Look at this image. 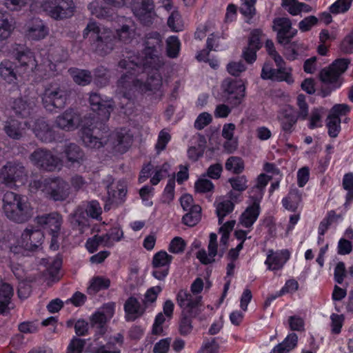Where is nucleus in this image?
Wrapping results in <instances>:
<instances>
[{
	"mask_svg": "<svg viewBox=\"0 0 353 353\" xmlns=\"http://www.w3.org/2000/svg\"><path fill=\"white\" fill-rule=\"evenodd\" d=\"M186 247V242L180 236L174 237L168 246V251L170 253L179 254L185 250Z\"/></svg>",
	"mask_w": 353,
	"mask_h": 353,
	"instance_id": "nucleus-50",
	"label": "nucleus"
},
{
	"mask_svg": "<svg viewBox=\"0 0 353 353\" xmlns=\"http://www.w3.org/2000/svg\"><path fill=\"white\" fill-rule=\"evenodd\" d=\"M170 168L168 163H163L161 166L157 167L154 175L150 179L152 185H157L167 175Z\"/></svg>",
	"mask_w": 353,
	"mask_h": 353,
	"instance_id": "nucleus-51",
	"label": "nucleus"
},
{
	"mask_svg": "<svg viewBox=\"0 0 353 353\" xmlns=\"http://www.w3.org/2000/svg\"><path fill=\"white\" fill-rule=\"evenodd\" d=\"M89 103L93 112L83 117L81 138L85 147L99 149L105 143L102 140L103 134L108 131L106 123L114 110V104L112 99H104L97 92L90 94Z\"/></svg>",
	"mask_w": 353,
	"mask_h": 353,
	"instance_id": "nucleus-2",
	"label": "nucleus"
},
{
	"mask_svg": "<svg viewBox=\"0 0 353 353\" xmlns=\"http://www.w3.org/2000/svg\"><path fill=\"white\" fill-rule=\"evenodd\" d=\"M84 212L77 210L72 219V223L74 225H77L79 230L89 225V221L87 217L85 216V213L88 217L97 221L101 220L102 208L99 202L97 200H92L88 201L84 205Z\"/></svg>",
	"mask_w": 353,
	"mask_h": 353,
	"instance_id": "nucleus-17",
	"label": "nucleus"
},
{
	"mask_svg": "<svg viewBox=\"0 0 353 353\" xmlns=\"http://www.w3.org/2000/svg\"><path fill=\"white\" fill-rule=\"evenodd\" d=\"M353 279V265L346 271L343 262H339L334 268V280L339 284H342L345 277Z\"/></svg>",
	"mask_w": 353,
	"mask_h": 353,
	"instance_id": "nucleus-44",
	"label": "nucleus"
},
{
	"mask_svg": "<svg viewBox=\"0 0 353 353\" xmlns=\"http://www.w3.org/2000/svg\"><path fill=\"white\" fill-rule=\"evenodd\" d=\"M123 343V336L119 333L110 337L105 344L98 337L94 339L92 350L94 353H121L120 347Z\"/></svg>",
	"mask_w": 353,
	"mask_h": 353,
	"instance_id": "nucleus-25",
	"label": "nucleus"
},
{
	"mask_svg": "<svg viewBox=\"0 0 353 353\" xmlns=\"http://www.w3.org/2000/svg\"><path fill=\"white\" fill-rule=\"evenodd\" d=\"M340 77L341 75L330 66L327 69L322 70L320 72L321 81L324 83L331 84L333 86V90L339 89L342 85Z\"/></svg>",
	"mask_w": 353,
	"mask_h": 353,
	"instance_id": "nucleus-34",
	"label": "nucleus"
},
{
	"mask_svg": "<svg viewBox=\"0 0 353 353\" xmlns=\"http://www.w3.org/2000/svg\"><path fill=\"white\" fill-rule=\"evenodd\" d=\"M261 34V30L259 29L254 30L251 32V35L248 39V48H250L256 50H259L262 47V43L261 42L260 36Z\"/></svg>",
	"mask_w": 353,
	"mask_h": 353,
	"instance_id": "nucleus-64",
	"label": "nucleus"
},
{
	"mask_svg": "<svg viewBox=\"0 0 353 353\" xmlns=\"http://www.w3.org/2000/svg\"><path fill=\"white\" fill-rule=\"evenodd\" d=\"M83 38H89L91 46L95 52L101 56L109 54L119 41L130 43L135 36V28L131 24H123L113 32L110 29L101 30L98 23L90 21L83 32Z\"/></svg>",
	"mask_w": 353,
	"mask_h": 353,
	"instance_id": "nucleus-3",
	"label": "nucleus"
},
{
	"mask_svg": "<svg viewBox=\"0 0 353 353\" xmlns=\"http://www.w3.org/2000/svg\"><path fill=\"white\" fill-rule=\"evenodd\" d=\"M299 119L296 111L291 105L280 111L278 121L286 139L294 131Z\"/></svg>",
	"mask_w": 353,
	"mask_h": 353,
	"instance_id": "nucleus-24",
	"label": "nucleus"
},
{
	"mask_svg": "<svg viewBox=\"0 0 353 353\" xmlns=\"http://www.w3.org/2000/svg\"><path fill=\"white\" fill-rule=\"evenodd\" d=\"M171 140V136L165 129L161 130L158 135L157 142L155 148L157 152L163 151L165 149L168 143Z\"/></svg>",
	"mask_w": 353,
	"mask_h": 353,
	"instance_id": "nucleus-61",
	"label": "nucleus"
},
{
	"mask_svg": "<svg viewBox=\"0 0 353 353\" xmlns=\"http://www.w3.org/2000/svg\"><path fill=\"white\" fill-rule=\"evenodd\" d=\"M123 236V232L120 228L113 227L105 234H102L105 241V247L111 248L113 246L114 242H118L121 240Z\"/></svg>",
	"mask_w": 353,
	"mask_h": 353,
	"instance_id": "nucleus-43",
	"label": "nucleus"
},
{
	"mask_svg": "<svg viewBox=\"0 0 353 353\" xmlns=\"http://www.w3.org/2000/svg\"><path fill=\"white\" fill-rule=\"evenodd\" d=\"M265 48L268 54L274 60L276 68L271 61H265L263 65L261 77L263 80H270L276 82H286L288 84L294 83L292 68L287 67L283 58L276 51L272 40L267 39Z\"/></svg>",
	"mask_w": 353,
	"mask_h": 353,
	"instance_id": "nucleus-7",
	"label": "nucleus"
},
{
	"mask_svg": "<svg viewBox=\"0 0 353 353\" xmlns=\"http://www.w3.org/2000/svg\"><path fill=\"white\" fill-rule=\"evenodd\" d=\"M62 222V216L57 212H51L37 216L34 219V223L37 224V228L44 234L51 236L50 248L52 250L59 249L58 237L60 234Z\"/></svg>",
	"mask_w": 353,
	"mask_h": 353,
	"instance_id": "nucleus-10",
	"label": "nucleus"
},
{
	"mask_svg": "<svg viewBox=\"0 0 353 353\" xmlns=\"http://www.w3.org/2000/svg\"><path fill=\"white\" fill-rule=\"evenodd\" d=\"M272 30L276 32L279 43L288 44L297 34V30L292 28L291 20L288 17H276L273 20Z\"/></svg>",
	"mask_w": 353,
	"mask_h": 353,
	"instance_id": "nucleus-20",
	"label": "nucleus"
},
{
	"mask_svg": "<svg viewBox=\"0 0 353 353\" xmlns=\"http://www.w3.org/2000/svg\"><path fill=\"white\" fill-rule=\"evenodd\" d=\"M17 69L16 64L5 59L0 63V76L8 83H15L17 80Z\"/></svg>",
	"mask_w": 353,
	"mask_h": 353,
	"instance_id": "nucleus-31",
	"label": "nucleus"
},
{
	"mask_svg": "<svg viewBox=\"0 0 353 353\" xmlns=\"http://www.w3.org/2000/svg\"><path fill=\"white\" fill-rule=\"evenodd\" d=\"M145 307H143L134 297H130L124 304L125 318L127 321H133L141 316Z\"/></svg>",
	"mask_w": 353,
	"mask_h": 353,
	"instance_id": "nucleus-30",
	"label": "nucleus"
},
{
	"mask_svg": "<svg viewBox=\"0 0 353 353\" xmlns=\"http://www.w3.org/2000/svg\"><path fill=\"white\" fill-rule=\"evenodd\" d=\"M203 288H182L176 295V301L183 315L195 317L201 311V296Z\"/></svg>",
	"mask_w": 353,
	"mask_h": 353,
	"instance_id": "nucleus-11",
	"label": "nucleus"
},
{
	"mask_svg": "<svg viewBox=\"0 0 353 353\" xmlns=\"http://www.w3.org/2000/svg\"><path fill=\"white\" fill-rule=\"evenodd\" d=\"M297 341L298 336L296 334H290L282 343L274 347L272 352L273 353H288L296 347Z\"/></svg>",
	"mask_w": 353,
	"mask_h": 353,
	"instance_id": "nucleus-37",
	"label": "nucleus"
},
{
	"mask_svg": "<svg viewBox=\"0 0 353 353\" xmlns=\"http://www.w3.org/2000/svg\"><path fill=\"white\" fill-rule=\"evenodd\" d=\"M168 27L172 32L183 30V25L181 23V16L178 12H172L169 16L167 21Z\"/></svg>",
	"mask_w": 353,
	"mask_h": 353,
	"instance_id": "nucleus-53",
	"label": "nucleus"
},
{
	"mask_svg": "<svg viewBox=\"0 0 353 353\" xmlns=\"http://www.w3.org/2000/svg\"><path fill=\"white\" fill-rule=\"evenodd\" d=\"M14 57L18 61L21 69L28 77H34L35 82L50 79L56 75L59 63H64L68 59L67 53L61 50V54L59 57L52 56L50 59H44L41 63H38L34 53L28 48L22 45H17L13 50Z\"/></svg>",
	"mask_w": 353,
	"mask_h": 353,
	"instance_id": "nucleus-4",
	"label": "nucleus"
},
{
	"mask_svg": "<svg viewBox=\"0 0 353 353\" xmlns=\"http://www.w3.org/2000/svg\"><path fill=\"white\" fill-rule=\"evenodd\" d=\"M225 167L227 170L239 174L244 170V162L240 157H230L227 159Z\"/></svg>",
	"mask_w": 353,
	"mask_h": 353,
	"instance_id": "nucleus-46",
	"label": "nucleus"
},
{
	"mask_svg": "<svg viewBox=\"0 0 353 353\" xmlns=\"http://www.w3.org/2000/svg\"><path fill=\"white\" fill-rule=\"evenodd\" d=\"M115 312V304L108 303L95 312L90 317V321L93 326L100 328V332L94 336V339L100 338V341L107 342L104 336V325L109 321L114 316Z\"/></svg>",
	"mask_w": 353,
	"mask_h": 353,
	"instance_id": "nucleus-19",
	"label": "nucleus"
},
{
	"mask_svg": "<svg viewBox=\"0 0 353 353\" xmlns=\"http://www.w3.org/2000/svg\"><path fill=\"white\" fill-rule=\"evenodd\" d=\"M252 202L249 204L239 216V224L243 228L252 229L261 214V201L252 196Z\"/></svg>",
	"mask_w": 353,
	"mask_h": 353,
	"instance_id": "nucleus-27",
	"label": "nucleus"
},
{
	"mask_svg": "<svg viewBox=\"0 0 353 353\" xmlns=\"http://www.w3.org/2000/svg\"><path fill=\"white\" fill-rule=\"evenodd\" d=\"M339 218V215L337 214L335 211H329L327 215L320 222L318 227V230H321V234H325L330 226L338 221Z\"/></svg>",
	"mask_w": 353,
	"mask_h": 353,
	"instance_id": "nucleus-48",
	"label": "nucleus"
},
{
	"mask_svg": "<svg viewBox=\"0 0 353 353\" xmlns=\"http://www.w3.org/2000/svg\"><path fill=\"white\" fill-rule=\"evenodd\" d=\"M221 89L225 101L232 107L240 105L245 96V85L242 80L230 77L223 79Z\"/></svg>",
	"mask_w": 353,
	"mask_h": 353,
	"instance_id": "nucleus-13",
	"label": "nucleus"
},
{
	"mask_svg": "<svg viewBox=\"0 0 353 353\" xmlns=\"http://www.w3.org/2000/svg\"><path fill=\"white\" fill-rule=\"evenodd\" d=\"M290 258V252L287 249L276 252L270 250L264 263L267 266L268 270L274 272L279 271L283 269Z\"/></svg>",
	"mask_w": 353,
	"mask_h": 353,
	"instance_id": "nucleus-28",
	"label": "nucleus"
},
{
	"mask_svg": "<svg viewBox=\"0 0 353 353\" xmlns=\"http://www.w3.org/2000/svg\"><path fill=\"white\" fill-rule=\"evenodd\" d=\"M46 192L55 201L65 200L70 193L68 183L59 177L46 179Z\"/></svg>",
	"mask_w": 353,
	"mask_h": 353,
	"instance_id": "nucleus-21",
	"label": "nucleus"
},
{
	"mask_svg": "<svg viewBox=\"0 0 353 353\" xmlns=\"http://www.w3.org/2000/svg\"><path fill=\"white\" fill-rule=\"evenodd\" d=\"M141 54H133L119 61L118 65L126 72L118 80V86L123 94L119 114L128 119L135 110L138 94L148 96L161 92L162 76L159 72L163 63L159 52L163 47V38L158 32L145 35Z\"/></svg>",
	"mask_w": 353,
	"mask_h": 353,
	"instance_id": "nucleus-1",
	"label": "nucleus"
},
{
	"mask_svg": "<svg viewBox=\"0 0 353 353\" xmlns=\"http://www.w3.org/2000/svg\"><path fill=\"white\" fill-rule=\"evenodd\" d=\"M30 161L37 168L48 172H53L61 166V159L51 151L37 148L30 155Z\"/></svg>",
	"mask_w": 353,
	"mask_h": 353,
	"instance_id": "nucleus-16",
	"label": "nucleus"
},
{
	"mask_svg": "<svg viewBox=\"0 0 353 353\" xmlns=\"http://www.w3.org/2000/svg\"><path fill=\"white\" fill-rule=\"evenodd\" d=\"M44 234L37 227L30 225L26 228L21 234L18 246H12L7 241L3 231L0 229V249L9 250L14 254H19L20 250L34 251L41 245Z\"/></svg>",
	"mask_w": 353,
	"mask_h": 353,
	"instance_id": "nucleus-9",
	"label": "nucleus"
},
{
	"mask_svg": "<svg viewBox=\"0 0 353 353\" xmlns=\"http://www.w3.org/2000/svg\"><path fill=\"white\" fill-rule=\"evenodd\" d=\"M25 33L28 40L40 41L48 35L49 28L41 19L32 18L27 21Z\"/></svg>",
	"mask_w": 353,
	"mask_h": 353,
	"instance_id": "nucleus-26",
	"label": "nucleus"
},
{
	"mask_svg": "<svg viewBox=\"0 0 353 353\" xmlns=\"http://www.w3.org/2000/svg\"><path fill=\"white\" fill-rule=\"evenodd\" d=\"M13 288H0V314L3 313L13 295Z\"/></svg>",
	"mask_w": 353,
	"mask_h": 353,
	"instance_id": "nucleus-59",
	"label": "nucleus"
},
{
	"mask_svg": "<svg viewBox=\"0 0 353 353\" xmlns=\"http://www.w3.org/2000/svg\"><path fill=\"white\" fill-rule=\"evenodd\" d=\"M297 105L299 108V112H296L297 116L301 120H305L309 114V107L306 102L305 95L300 94L297 97Z\"/></svg>",
	"mask_w": 353,
	"mask_h": 353,
	"instance_id": "nucleus-58",
	"label": "nucleus"
},
{
	"mask_svg": "<svg viewBox=\"0 0 353 353\" xmlns=\"http://www.w3.org/2000/svg\"><path fill=\"white\" fill-rule=\"evenodd\" d=\"M201 218V208L196 205L192 210H188L187 213L182 217V223L189 227L196 225Z\"/></svg>",
	"mask_w": 353,
	"mask_h": 353,
	"instance_id": "nucleus-39",
	"label": "nucleus"
},
{
	"mask_svg": "<svg viewBox=\"0 0 353 353\" xmlns=\"http://www.w3.org/2000/svg\"><path fill=\"white\" fill-rule=\"evenodd\" d=\"M327 127L329 136L332 138L336 137L341 130V119H336V117L328 115Z\"/></svg>",
	"mask_w": 353,
	"mask_h": 353,
	"instance_id": "nucleus-56",
	"label": "nucleus"
},
{
	"mask_svg": "<svg viewBox=\"0 0 353 353\" xmlns=\"http://www.w3.org/2000/svg\"><path fill=\"white\" fill-rule=\"evenodd\" d=\"M83 118L80 114L73 108H68L61 114L58 116L55 120L56 125L65 131L70 132L81 127L82 129Z\"/></svg>",
	"mask_w": 353,
	"mask_h": 353,
	"instance_id": "nucleus-23",
	"label": "nucleus"
},
{
	"mask_svg": "<svg viewBox=\"0 0 353 353\" xmlns=\"http://www.w3.org/2000/svg\"><path fill=\"white\" fill-rule=\"evenodd\" d=\"M319 19L314 15H310L305 17L299 23V28L301 32H307L312 29V27L317 25Z\"/></svg>",
	"mask_w": 353,
	"mask_h": 353,
	"instance_id": "nucleus-63",
	"label": "nucleus"
},
{
	"mask_svg": "<svg viewBox=\"0 0 353 353\" xmlns=\"http://www.w3.org/2000/svg\"><path fill=\"white\" fill-rule=\"evenodd\" d=\"M228 182L234 191L243 192L248 188V180L244 175L230 178Z\"/></svg>",
	"mask_w": 353,
	"mask_h": 353,
	"instance_id": "nucleus-49",
	"label": "nucleus"
},
{
	"mask_svg": "<svg viewBox=\"0 0 353 353\" xmlns=\"http://www.w3.org/2000/svg\"><path fill=\"white\" fill-rule=\"evenodd\" d=\"M37 98L19 97L13 101L12 109L17 117L27 119L24 125L32 128L35 136L44 143H52L59 140L58 134L55 132L44 118H37L39 107L37 105Z\"/></svg>",
	"mask_w": 353,
	"mask_h": 353,
	"instance_id": "nucleus-5",
	"label": "nucleus"
},
{
	"mask_svg": "<svg viewBox=\"0 0 353 353\" xmlns=\"http://www.w3.org/2000/svg\"><path fill=\"white\" fill-rule=\"evenodd\" d=\"M228 34L224 32H213L210 34L206 41V47L209 51H219L224 49L220 43L221 39H226Z\"/></svg>",
	"mask_w": 353,
	"mask_h": 353,
	"instance_id": "nucleus-41",
	"label": "nucleus"
},
{
	"mask_svg": "<svg viewBox=\"0 0 353 353\" xmlns=\"http://www.w3.org/2000/svg\"><path fill=\"white\" fill-rule=\"evenodd\" d=\"M27 180L28 172L19 161H8L0 168V181L8 188L25 184Z\"/></svg>",
	"mask_w": 353,
	"mask_h": 353,
	"instance_id": "nucleus-12",
	"label": "nucleus"
},
{
	"mask_svg": "<svg viewBox=\"0 0 353 353\" xmlns=\"http://www.w3.org/2000/svg\"><path fill=\"white\" fill-rule=\"evenodd\" d=\"M173 256L165 250H160L152 258V275L158 280H163L169 273Z\"/></svg>",
	"mask_w": 353,
	"mask_h": 353,
	"instance_id": "nucleus-22",
	"label": "nucleus"
},
{
	"mask_svg": "<svg viewBox=\"0 0 353 353\" xmlns=\"http://www.w3.org/2000/svg\"><path fill=\"white\" fill-rule=\"evenodd\" d=\"M229 74L234 77H239L243 72L245 71L246 66L242 61H231L226 67Z\"/></svg>",
	"mask_w": 353,
	"mask_h": 353,
	"instance_id": "nucleus-62",
	"label": "nucleus"
},
{
	"mask_svg": "<svg viewBox=\"0 0 353 353\" xmlns=\"http://www.w3.org/2000/svg\"><path fill=\"white\" fill-rule=\"evenodd\" d=\"M100 245L105 247V241L102 235L95 234L91 238H88L85 242V248L90 253H94Z\"/></svg>",
	"mask_w": 353,
	"mask_h": 353,
	"instance_id": "nucleus-55",
	"label": "nucleus"
},
{
	"mask_svg": "<svg viewBox=\"0 0 353 353\" xmlns=\"http://www.w3.org/2000/svg\"><path fill=\"white\" fill-rule=\"evenodd\" d=\"M6 134L16 140H19L22 137L21 132V123L15 120H10L7 123L4 128Z\"/></svg>",
	"mask_w": 353,
	"mask_h": 353,
	"instance_id": "nucleus-47",
	"label": "nucleus"
},
{
	"mask_svg": "<svg viewBox=\"0 0 353 353\" xmlns=\"http://www.w3.org/2000/svg\"><path fill=\"white\" fill-rule=\"evenodd\" d=\"M9 18V13L0 10V48L2 46L3 42L10 36L13 30Z\"/></svg>",
	"mask_w": 353,
	"mask_h": 353,
	"instance_id": "nucleus-36",
	"label": "nucleus"
},
{
	"mask_svg": "<svg viewBox=\"0 0 353 353\" xmlns=\"http://www.w3.org/2000/svg\"><path fill=\"white\" fill-rule=\"evenodd\" d=\"M300 2L298 0H281V6L292 16L301 13Z\"/></svg>",
	"mask_w": 353,
	"mask_h": 353,
	"instance_id": "nucleus-57",
	"label": "nucleus"
},
{
	"mask_svg": "<svg viewBox=\"0 0 353 353\" xmlns=\"http://www.w3.org/2000/svg\"><path fill=\"white\" fill-rule=\"evenodd\" d=\"M350 64V60L349 59L338 58L330 66L341 76L347 70Z\"/></svg>",
	"mask_w": 353,
	"mask_h": 353,
	"instance_id": "nucleus-60",
	"label": "nucleus"
},
{
	"mask_svg": "<svg viewBox=\"0 0 353 353\" xmlns=\"http://www.w3.org/2000/svg\"><path fill=\"white\" fill-rule=\"evenodd\" d=\"M235 205L230 200H224L217 203L216 206V212L219 219V223L221 224L224 218L233 212Z\"/></svg>",
	"mask_w": 353,
	"mask_h": 353,
	"instance_id": "nucleus-42",
	"label": "nucleus"
},
{
	"mask_svg": "<svg viewBox=\"0 0 353 353\" xmlns=\"http://www.w3.org/2000/svg\"><path fill=\"white\" fill-rule=\"evenodd\" d=\"M61 265L62 260L61 259H56L47 268L46 274L48 276L51 281H56L59 279V272Z\"/></svg>",
	"mask_w": 353,
	"mask_h": 353,
	"instance_id": "nucleus-54",
	"label": "nucleus"
},
{
	"mask_svg": "<svg viewBox=\"0 0 353 353\" xmlns=\"http://www.w3.org/2000/svg\"><path fill=\"white\" fill-rule=\"evenodd\" d=\"M195 192L200 194H207L208 201H212V194L214 190V183L209 179L199 178L194 183Z\"/></svg>",
	"mask_w": 353,
	"mask_h": 353,
	"instance_id": "nucleus-38",
	"label": "nucleus"
},
{
	"mask_svg": "<svg viewBox=\"0 0 353 353\" xmlns=\"http://www.w3.org/2000/svg\"><path fill=\"white\" fill-rule=\"evenodd\" d=\"M352 7L350 4L343 1L336 0L328 7V10L334 15L346 13Z\"/></svg>",
	"mask_w": 353,
	"mask_h": 353,
	"instance_id": "nucleus-52",
	"label": "nucleus"
},
{
	"mask_svg": "<svg viewBox=\"0 0 353 353\" xmlns=\"http://www.w3.org/2000/svg\"><path fill=\"white\" fill-rule=\"evenodd\" d=\"M288 46L285 47L284 57L288 61H293L299 59L305 50L304 44L299 41L290 42Z\"/></svg>",
	"mask_w": 353,
	"mask_h": 353,
	"instance_id": "nucleus-35",
	"label": "nucleus"
},
{
	"mask_svg": "<svg viewBox=\"0 0 353 353\" xmlns=\"http://www.w3.org/2000/svg\"><path fill=\"white\" fill-rule=\"evenodd\" d=\"M37 98L19 97L13 101L12 109L17 117L27 119L24 125L32 128L35 136L44 143H52L59 140L58 134L55 132L44 118H37L39 107L37 105Z\"/></svg>",
	"mask_w": 353,
	"mask_h": 353,
	"instance_id": "nucleus-6",
	"label": "nucleus"
},
{
	"mask_svg": "<svg viewBox=\"0 0 353 353\" xmlns=\"http://www.w3.org/2000/svg\"><path fill=\"white\" fill-rule=\"evenodd\" d=\"M42 103L47 111L56 112L63 108L68 99L66 90L57 83H51L44 90L41 97Z\"/></svg>",
	"mask_w": 353,
	"mask_h": 353,
	"instance_id": "nucleus-14",
	"label": "nucleus"
},
{
	"mask_svg": "<svg viewBox=\"0 0 353 353\" xmlns=\"http://www.w3.org/2000/svg\"><path fill=\"white\" fill-rule=\"evenodd\" d=\"M68 72L74 82L79 85L86 86L92 81L93 77L91 72L88 70L70 68L68 70Z\"/></svg>",
	"mask_w": 353,
	"mask_h": 353,
	"instance_id": "nucleus-32",
	"label": "nucleus"
},
{
	"mask_svg": "<svg viewBox=\"0 0 353 353\" xmlns=\"http://www.w3.org/2000/svg\"><path fill=\"white\" fill-rule=\"evenodd\" d=\"M166 54L170 59L177 58L179 55L181 43L179 37L172 35L166 39Z\"/></svg>",
	"mask_w": 353,
	"mask_h": 353,
	"instance_id": "nucleus-40",
	"label": "nucleus"
},
{
	"mask_svg": "<svg viewBox=\"0 0 353 353\" xmlns=\"http://www.w3.org/2000/svg\"><path fill=\"white\" fill-rule=\"evenodd\" d=\"M88 9L92 15L98 19H110L112 16V10L98 1L90 3Z\"/></svg>",
	"mask_w": 353,
	"mask_h": 353,
	"instance_id": "nucleus-33",
	"label": "nucleus"
},
{
	"mask_svg": "<svg viewBox=\"0 0 353 353\" xmlns=\"http://www.w3.org/2000/svg\"><path fill=\"white\" fill-rule=\"evenodd\" d=\"M92 77V81L97 87L103 88L109 83L110 78L108 75V71L102 66L94 69Z\"/></svg>",
	"mask_w": 353,
	"mask_h": 353,
	"instance_id": "nucleus-45",
	"label": "nucleus"
},
{
	"mask_svg": "<svg viewBox=\"0 0 353 353\" xmlns=\"http://www.w3.org/2000/svg\"><path fill=\"white\" fill-rule=\"evenodd\" d=\"M3 210L9 220L18 223L28 221L32 215L28 197L11 191L3 194Z\"/></svg>",
	"mask_w": 353,
	"mask_h": 353,
	"instance_id": "nucleus-8",
	"label": "nucleus"
},
{
	"mask_svg": "<svg viewBox=\"0 0 353 353\" xmlns=\"http://www.w3.org/2000/svg\"><path fill=\"white\" fill-rule=\"evenodd\" d=\"M42 8L51 18L61 20L72 16L75 6L73 0H44Z\"/></svg>",
	"mask_w": 353,
	"mask_h": 353,
	"instance_id": "nucleus-15",
	"label": "nucleus"
},
{
	"mask_svg": "<svg viewBox=\"0 0 353 353\" xmlns=\"http://www.w3.org/2000/svg\"><path fill=\"white\" fill-rule=\"evenodd\" d=\"M66 163L70 167H79L83 164L85 159L83 150L77 144L70 143L63 149Z\"/></svg>",
	"mask_w": 353,
	"mask_h": 353,
	"instance_id": "nucleus-29",
	"label": "nucleus"
},
{
	"mask_svg": "<svg viewBox=\"0 0 353 353\" xmlns=\"http://www.w3.org/2000/svg\"><path fill=\"white\" fill-rule=\"evenodd\" d=\"M130 8L134 15L144 26L153 23L156 16L153 0H132Z\"/></svg>",
	"mask_w": 353,
	"mask_h": 353,
	"instance_id": "nucleus-18",
	"label": "nucleus"
}]
</instances>
